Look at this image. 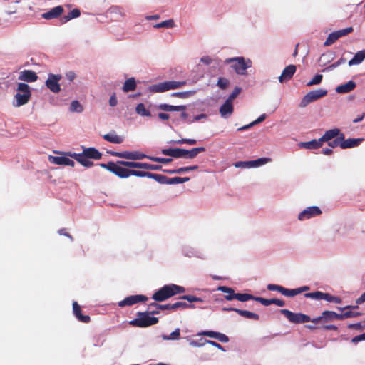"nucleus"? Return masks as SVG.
I'll list each match as a JSON object with an SVG mask.
<instances>
[{
  "mask_svg": "<svg viewBox=\"0 0 365 365\" xmlns=\"http://www.w3.org/2000/svg\"><path fill=\"white\" fill-rule=\"evenodd\" d=\"M70 110L73 113H80L83 112V107L78 101L75 100L71 103Z\"/></svg>",
  "mask_w": 365,
  "mask_h": 365,
  "instance_id": "obj_43",
  "label": "nucleus"
},
{
  "mask_svg": "<svg viewBox=\"0 0 365 365\" xmlns=\"http://www.w3.org/2000/svg\"><path fill=\"white\" fill-rule=\"evenodd\" d=\"M327 94V91L324 89H317L308 92L302 99L299 103L301 108L306 107L310 103L325 96Z\"/></svg>",
  "mask_w": 365,
  "mask_h": 365,
  "instance_id": "obj_8",
  "label": "nucleus"
},
{
  "mask_svg": "<svg viewBox=\"0 0 365 365\" xmlns=\"http://www.w3.org/2000/svg\"><path fill=\"white\" fill-rule=\"evenodd\" d=\"M353 27H347L329 34L324 43V46H329L336 41L339 38L344 36L353 31Z\"/></svg>",
  "mask_w": 365,
  "mask_h": 365,
  "instance_id": "obj_12",
  "label": "nucleus"
},
{
  "mask_svg": "<svg viewBox=\"0 0 365 365\" xmlns=\"http://www.w3.org/2000/svg\"><path fill=\"white\" fill-rule=\"evenodd\" d=\"M154 28L160 29V28H173L174 26V21L173 19L165 20L160 23L156 24L154 26Z\"/></svg>",
  "mask_w": 365,
  "mask_h": 365,
  "instance_id": "obj_50",
  "label": "nucleus"
},
{
  "mask_svg": "<svg viewBox=\"0 0 365 365\" xmlns=\"http://www.w3.org/2000/svg\"><path fill=\"white\" fill-rule=\"evenodd\" d=\"M135 111L138 115H140L141 116H146V117L151 116L150 112L145 108V106L143 103H140L137 105V106L135 108Z\"/></svg>",
  "mask_w": 365,
  "mask_h": 365,
  "instance_id": "obj_41",
  "label": "nucleus"
},
{
  "mask_svg": "<svg viewBox=\"0 0 365 365\" xmlns=\"http://www.w3.org/2000/svg\"><path fill=\"white\" fill-rule=\"evenodd\" d=\"M235 312L237 313L239 315H240L243 317L247 318V319H254V320H259V316L257 314L251 312L247 310H243V309H239V310H235Z\"/></svg>",
  "mask_w": 365,
  "mask_h": 365,
  "instance_id": "obj_39",
  "label": "nucleus"
},
{
  "mask_svg": "<svg viewBox=\"0 0 365 365\" xmlns=\"http://www.w3.org/2000/svg\"><path fill=\"white\" fill-rule=\"evenodd\" d=\"M322 78H323V76L322 74H317L313 78L312 81H310L308 83H307V86H313V85H318L322 81Z\"/></svg>",
  "mask_w": 365,
  "mask_h": 365,
  "instance_id": "obj_58",
  "label": "nucleus"
},
{
  "mask_svg": "<svg viewBox=\"0 0 365 365\" xmlns=\"http://www.w3.org/2000/svg\"><path fill=\"white\" fill-rule=\"evenodd\" d=\"M100 166L107 169L119 178H125L129 177L130 170L122 167L123 165L118 164V162H108L107 164L101 163Z\"/></svg>",
  "mask_w": 365,
  "mask_h": 365,
  "instance_id": "obj_6",
  "label": "nucleus"
},
{
  "mask_svg": "<svg viewBox=\"0 0 365 365\" xmlns=\"http://www.w3.org/2000/svg\"><path fill=\"white\" fill-rule=\"evenodd\" d=\"M229 84V81L225 78H220L217 81V85L222 89H225Z\"/></svg>",
  "mask_w": 365,
  "mask_h": 365,
  "instance_id": "obj_64",
  "label": "nucleus"
},
{
  "mask_svg": "<svg viewBox=\"0 0 365 365\" xmlns=\"http://www.w3.org/2000/svg\"><path fill=\"white\" fill-rule=\"evenodd\" d=\"M67 155L68 156L74 158L76 161H78L79 163H81L84 167L90 168L93 165V163L92 161H91L88 158L86 157V155H84V154L83 153H68Z\"/></svg>",
  "mask_w": 365,
  "mask_h": 365,
  "instance_id": "obj_20",
  "label": "nucleus"
},
{
  "mask_svg": "<svg viewBox=\"0 0 365 365\" xmlns=\"http://www.w3.org/2000/svg\"><path fill=\"white\" fill-rule=\"evenodd\" d=\"M143 169L150 170H160L162 169V166L159 165H153L147 163H144Z\"/></svg>",
  "mask_w": 365,
  "mask_h": 365,
  "instance_id": "obj_63",
  "label": "nucleus"
},
{
  "mask_svg": "<svg viewBox=\"0 0 365 365\" xmlns=\"http://www.w3.org/2000/svg\"><path fill=\"white\" fill-rule=\"evenodd\" d=\"M345 62H346V59L344 58L341 57L336 62L332 63L331 65H330L328 67L323 69L322 71L324 72V71H331V70L336 68V67L339 66L340 65L344 63Z\"/></svg>",
  "mask_w": 365,
  "mask_h": 365,
  "instance_id": "obj_53",
  "label": "nucleus"
},
{
  "mask_svg": "<svg viewBox=\"0 0 365 365\" xmlns=\"http://www.w3.org/2000/svg\"><path fill=\"white\" fill-rule=\"evenodd\" d=\"M64 11V9L62 6H57L53 7L50 11L43 13L41 16L42 18L50 20L59 17Z\"/></svg>",
  "mask_w": 365,
  "mask_h": 365,
  "instance_id": "obj_18",
  "label": "nucleus"
},
{
  "mask_svg": "<svg viewBox=\"0 0 365 365\" xmlns=\"http://www.w3.org/2000/svg\"><path fill=\"white\" fill-rule=\"evenodd\" d=\"M334 320H341L340 314H338L334 311L326 310L324 311L320 316L313 318L312 319V322L324 325Z\"/></svg>",
  "mask_w": 365,
  "mask_h": 365,
  "instance_id": "obj_9",
  "label": "nucleus"
},
{
  "mask_svg": "<svg viewBox=\"0 0 365 365\" xmlns=\"http://www.w3.org/2000/svg\"><path fill=\"white\" fill-rule=\"evenodd\" d=\"M180 299L187 300L189 302H201L203 301L201 298L197 297L193 295H183L182 297H180Z\"/></svg>",
  "mask_w": 365,
  "mask_h": 365,
  "instance_id": "obj_56",
  "label": "nucleus"
},
{
  "mask_svg": "<svg viewBox=\"0 0 365 365\" xmlns=\"http://www.w3.org/2000/svg\"><path fill=\"white\" fill-rule=\"evenodd\" d=\"M361 315V312H355V311H352V310H349V311L344 312L343 314H340L341 320H344L345 319L351 318V317H359Z\"/></svg>",
  "mask_w": 365,
  "mask_h": 365,
  "instance_id": "obj_51",
  "label": "nucleus"
},
{
  "mask_svg": "<svg viewBox=\"0 0 365 365\" xmlns=\"http://www.w3.org/2000/svg\"><path fill=\"white\" fill-rule=\"evenodd\" d=\"M356 86V84L353 81H349L344 84L339 85L336 87V91L338 93H346L353 91Z\"/></svg>",
  "mask_w": 365,
  "mask_h": 365,
  "instance_id": "obj_31",
  "label": "nucleus"
},
{
  "mask_svg": "<svg viewBox=\"0 0 365 365\" xmlns=\"http://www.w3.org/2000/svg\"><path fill=\"white\" fill-rule=\"evenodd\" d=\"M180 336V330L179 328L175 329L170 335H163L162 338L164 340H178Z\"/></svg>",
  "mask_w": 365,
  "mask_h": 365,
  "instance_id": "obj_42",
  "label": "nucleus"
},
{
  "mask_svg": "<svg viewBox=\"0 0 365 365\" xmlns=\"http://www.w3.org/2000/svg\"><path fill=\"white\" fill-rule=\"evenodd\" d=\"M282 294L286 297H294L298 294L297 288L293 289H287V288L284 287Z\"/></svg>",
  "mask_w": 365,
  "mask_h": 365,
  "instance_id": "obj_57",
  "label": "nucleus"
},
{
  "mask_svg": "<svg viewBox=\"0 0 365 365\" xmlns=\"http://www.w3.org/2000/svg\"><path fill=\"white\" fill-rule=\"evenodd\" d=\"M82 153L89 159L100 160L102 158V154L93 147L84 148Z\"/></svg>",
  "mask_w": 365,
  "mask_h": 365,
  "instance_id": "obj_30",
  "label": "nucleus"
},
{
  "mask_svg": "<svg viewBox=\"0 0 365 365\" xmlns=\"http://www.w3.org/2000/svg\"><path fill=\"white\" fill-rule=\"evenodd\" d=\"M151 178L155 180L160 184L168 185V178L165 175L152 173Z\"/></svg>",
  "mask_w": 365,
  "mask_h": 365,
  "instance_id": "obj_49",
  "label": "nucleus"
},
{
  "mask_svg": "<svg viewBox=\"0 0 365 365\" xmlns=\"http://www.w3.org/2000/svg\"><path fill=\"white\" fill-rule=\"evenodd\" d=\"M304 297L317 300L324 299L329 302H333L336 304L341 303V299L339 297L333 296L329 293L322 292L320 291L306 293Z\"/></svg>",
  "mask_w": 365,
  "mask_h": 365,
  "instance_id": "obj_10",
  "label": "nucleus"
},
{
  "mask_svg": "<svg viewBox=\"0 0 365 365\" xmlns=\"http://www.w3.org/2000/svg\"><path fill=\"white\" fill-rule=\"evenodd\" d=\"M257 302H260L264 306H269L271 304H275L278 307H284L285 305V302L282 299H264L260 297H258L256 299Z\"/></svg>",
  "mask_w": 365,
  "mask_h": 365,
  "instance_id": "obj_27",
  "label": "nucleus"
},
{
  "mask_svg": "<svg viewBox=\"0 0 365 365\" xmlns=\"http://www.w3.org/2000/svg\"><path fill=\"white\" fill-rule=\"evenodd\" d=\"M241 88L240 87H235L232 93L229 96L227 100L232 103L233 100L240 93Z\"/></svg>",
  "mask_w": 365,
  "mask_h": 365,
  "instance_id": "obj_61",
  "label": "nucleus"
},
{
  "mask_svg": "<svg viewBox=\"0 0 365 365\" xmlns=\"http://www.w3.org/2000/svg\"><path fill=\"white\" fill-rule=\"evenodd\" d=\"M49 161L51 163L58 165H68L73 167L75 162L65 156H49Z\"/></svg>",
  "mask_w": 365,
  "mask_h": 365,
  "instance_id": "obj_17",
  "label": "nucleus"
},
{
  "mask_svg": "<svg viewBox=\"0 0 365 365\" xmlns=\"http://www.w3.org/2000/svg\"><path fill=\"white\" fill-rule=\"evenodd\" d=\"M204 147H197L192 148L191 150H185L182 148V158L187 159L195 158L200 153L205 152Z\"/></svg>",
  "mask_w": 365,
  "mask_h": 365,
  "instance_id": "obj_25",
  "label": "nucleus"
},
{
  "mask_svg": "<svg viewBox=\"0 0 365 365\" xmlns=\"http://www.w3.org/2000/svg\"><path fill=\"white\" fill-rule=\"evenodd\" d=\"M111 155L118 158H125L132 160H139L144 158L150 160L151 156L147 155L139 151H124V152H113Z\"/></svg>",
  "mask_w": 365,
  "mask_h": 365,
  "instance_id": "obj_11",
  "label": "nucleus"
},
{
  "mask_svg": "<svg viewBox=\"0 0 365 365\" xmlns=\"http://www.w3.org/2000/svg\"><path fill=\"white\" fill-rule=\"evenodd\" d=\"M225 63H232L231 67L237 74L244 75L246 70L251 66V61H247L243 57H237L226 59Z\"/></svg>",
  "mask_w": 365,
  "mask_h": 365,
  "instance_id": "obj_5",
  "label": "nucleus"
},
{
  "mask_svg": "<svg viewBox=\"0 0 365 365\" xmlns=\"http://www.w3.org/2000/svg\"><path fill=\"white\" fill-rule=\"evenodd\" d=\"M158 108L160 110L166 111V112H170V111H182L180 114V117L183 120H186L188 117V114L185 112L186 109L185 106H172L168 105L166 103H161L158 106Z\"/></svg>",
  "mask_w": 365,
  "mask_h": 365,
  "instance_id": "obj_14",
  "label": "nucleus"
},
{
  "mask_svg": "<svg viewBox=\"0 0 365 365\" xmlns=\"http://www.w3.org/2000/svg\"><path fill=\"white\" fill-rule=\"evenodd\" d=\"M136 88V83L134 78H130L126 80L123 86L124 92L133 91Z\"/></svg>",
  "mask_w": 365,
  "mask_h": 365,
  "instance_id": "obj_38",
  "label": "nucleus"
},
{
  "mask_svg": "<svg viewBox=\"0 0 365 365\" xmlns=\"http://www.w3.org/2000/svg\"><path fill=\"white\" fill-rule=\"evenodd\" d=\"M186 308H195V306L192 304H188L184 302H177L175 303L172 304V310H176L178 309H184Z\"/></svg>",
  "mask_w": 365,
  "mask_h": 365,
  "instance_id": "obj_44",
  "label": "nucleus"
},
{
  "mask_svg": "<svg viewBox=\"0 0 365 365\" xmlns=\"http://www.w3.org/2000/svg\"><path fill=\"white\" fill-rule=\"evenodd\" d=\"M217 289L224 293H227V294L226 296H233L236 294L235 293L233 289L225 286H220L217 288Z\"/></svg>",
  "mask_w": 365,
  "mask_h": 365,
  "instance_id": "obj_59",
  "label": "nucleus"
},
{
  "mask_svg": "<svg viewBox=\"0 0 365 365\" xmlns=\"http://www.w3.org/2000/svg\"><path fill=\"white\" fill-rule=\"evenodd\" d=\"M103 138L105 140L115 144L122 143L124 140V138L117 135L115 131L105 134L103 135Z\"/></svg>",
  "mask_w": 365,
  "mask_h": 365,
  "instance_id": "obj_28",
  "label": "nucleus"
},
{
  "mask_svg": "<svg viewBox=\"0 0 365 365\" xmlns=\"http://www.w3.org/2000/svg\"><path fill=\"white\" fill-rule=\"evenodd\" d=\"M158 322V318L155 317H150L148 312L137 313V317L131 320L129 324L133 327H148Z\"/></svg>",
  "mask_w": 365,
  "mask_h": 365,
  "instance_id": "obj_2",
  "label": "nucleus"
},
{
  "mask_svg": "<svg viewBox=\"0 0 365 365\" xmlns=\"http://www.w3.org/2000/svg\"><path fill=\"white\" fill-rule=\"evenodd\" d=\"M161 153L175 158H182V148H165L161 150Z\"/></svg>",
  "mask_w": 365,
  "mask_h": 365,
  "instance_id": "obj_32",
  "label": "nucleus"
},
{
  "mask_svg": "<svg viewBox=\"0 0 365 365\" xmlns=\"http://www.w3.org/2000/svg\"><path fill=\"white\" fill-rule=\"evenodd\" d=\"M185 292V289L183 287L170 284L164 285L157 292H155L152 298L156 302H163L173 296L178 294H182Z\"/></svg>",
  "mask_w": 365,
  "mask_h": 365,
  "instance_id": "obj_1",
  "label": "nucleus"
},
{
  "mask_svg": "<svg viewBox=\"0 0 365 365\" xmlns=\"http://www.w3.org/2000/svg\"><path fill=\"white\" fill-rule=\"evenodd\" d=\"M201 335H203V336H205L207 337H210V338H214L222 343H227L229 341L228 336H227L225 334L220 333V332H216V331H205L202 332Z\"/></svg>",
  "mask_w": 365,
  "mask_h": 365,
  "instance_id": "obj_24",
  "label": "nucleus"
},
{
  "mask_svg": "<svg viewBox=\"0 0 365 365\" xmlns=\"http://www.w3.org/2000/svg\"><path fill=\"white\" fill-rule=\"evenodd\" d=\"M186 81H170L154 84L150 87V90L154 93H163L171 89H177L185 85Z\"/></svg>",
  "mask_w": 365,
  "mask_h": 365,
  "instance_id": "obj_4",
  "label": "nucleus"
},
{
  "mask_svg": "<svg viewBox=\"0 0 365 365\" xmlns=\"http://www.w3.org/2000/svg\"><path fill=\"white\" fill-rule=\"evenodd\" d=\"M340 134V130L339 129H331L326 131L325 133L320 138V139L322 143L328 142L333 138L338 137Z\"/></svg>",
  "mask_w": 365,
  "mask_h": 365,
  "instance_id": "obj_33",
  "label": "nucleus"
},
{
  "mask_svg": "<svg viewBox=\"0 0 365 365\" xmlns=\"http://www.w3.org/2000/svg\"><path fill=\"white\" fill-rule=\"evenodd\" d=\"M233 110L234 108L232 103L228 100H226L225 102L220 108V113L223 118L231 115L233 113Z\"/></svg>",
  "mask_w": 365,
  "mask_h": 365,
  "instance_id": "obj_26",
  "label": "nucleus"
},
{
  "mask_svg": "<svg viewBox=\"0 0 365 365\" xmlns=\"http://www.w3.org/2000/svg\"><path fill=\"white\" fill-rule=\"evenodd\" d=\"M19 79L26 82H34L38 79L37 74L31 70H24L21 71Z\"/></svg>",
  "mask_w": 365,
  "mask_h": 365,
  "instance_id": "obj_22",
  "label": "nucleus"
},
{
  "mask_svg": "<svg viewBox=\"0 0 365 365\" xmlns=\"http://www.w3.org/2000/svg\"><path fill=\"white\" fill-rule=\"evenodd\" d=\"M363 138H348L342 140L341 143V148L346 149L358 146L362 141Z\"/></svg>",
  "mask_w": 365,
  "mask_h": 365,
  "instance_id": "obj_29",
  "label": "nucleus"
},
{
  "mask_svg": "<svg viewBox=\"0 0 365 365\" xmlns=\"http://www.w3.org/2000/svg\"><path fill=\"white\" fill-rule=\"evenodd\" d=\"M270 161H271V159L269 158H258L255 160H251L250 163H252V167H257V166L264 165Z\"/></svg>",
  "mask_w": 365,
  "mask_h": 365,
  "instance_id": "obj_52",
  "label": "nucleus"
},
{
  "mask_svg": "<svg viewBox=\"0 0 365 365\" xmlns=\"http://www.w3.org/2000/svg\"><path fill=\"white\" fill-rule=\"evenodd\" d=\"M150 160L153 162L163 163V164H168L173 161L172 158H160V157H154V156H151V158H150Z\"/></svg>",
  "mask_w": 365,
  "mask_h": 365,
  "instance_id": "obj_54",
  "label": "nucleus"
},
{
  "mask_svg": "<svg viewBox=\"0 0 365 365\" xmlns=\"http://www.w3.org/2000/svg\"><path fill=\"white\" fill-rule=\"evenodd\" d=\"M118 163L128 168L143 169L144 163L118 160Z\"/></svg>",
  "mask_w": 365,
  "mask_h": 365,
  "instance_id": "obj_40",
  "label": "nucleus"
},
{
  "mask_svg": "<svg viewBox=\"0 0 365 365\" xmlns=\"http://www.w3.org/2000/svg\"><path fill=\"white\" fill-rule=\"evenodd\" d=\"M175 143L178 145L186 143V144H188L190 145H193L197 143V140L195 139L182 138V139L176 140Z\"/></svg>",
  "mask_w": 365,
  "mask_h": 365,
  "instance_id": "obj_60",
  "label": "nucleus"
},
{
  "mask_svg": "<svg viewBox=\"0 0 365 365\" xmlns=\"http://www.w3.org/2000/svg\"><path fill=\"white\" fill-rule=\"evenodd\" d=\"M257 297H255L252 294H247V293H243V294L236 293L233 296H225V299L228 301H230L232 299H237L238 301L242 302H247L250 299L256 301V299H257Z\"/></svg>",
  "mask_w": 365,
  "mask_h": 365,
  "instance_id": "obj_23",
  "label": "nucleus"
},
{
  "mask_svg": "<svg viewBox=\"0 0 365 365\" xmlns=\"http://www.w3.org/2000/svg\"><path fill=\"white\" fill-rule=\"evenodd\" d=\"M365 59V49L358 51L354 56L349 61V66L360 64Z\"/></svg>",
  "mask_w": 365,
  "mask_h": 365,
  "instance_id": "obj_35",
  "label": "nucleus"
},
{
  "mask_svg": "<svg viewBox=\"0 0 365 365\" xmlns=\"http://www.w3.org/2000/svg\"><path fill=\"white\" fill-rule=\"evenodd\" d=\"M130 175H134L137 177H147L148 178H151L152 173L135 170H130L129 176Z\"/></svg>",
  "mask_w": 365,
  "mask_h": 365,
  "instance_id": "obj_47",
  "label": "nucleus"
},
{
  "mask_svg": "<svg viewBox=\"0 0 365 365\" xmlns=\"http://www.w3.org/2000/svg\"><path fill=\"white\" fill-rule=\"evenodd\" d=\"M211 344L213 346L220 349V350H222V351H225L224 348L218 343L215 342V341H210V340H205L203 343L202 344H198L197 342L196 341H192L191 342V345L192 346H203L204 344Z\"/></svg>",
  "mask_w": 365,
  "mask_h": 365,
  "instance_id": "obj_45",
  "label": "nucleus"
},
{
  "mask_svg": "<svg viewBox=\"0 0 365 365\" xmlns=\"http://www.w3.org/2000/svg\"><path fill=\"white\" fill-rule=\"evenodd\" d=\"M280 312L284 315L287 319L292 323L303 324L308 322H312L309 316L302 313H294L288 309H281Z\"/></svg>",
  "mask_w": 365,
  "mask_h": 365,
  "instance_id": "obj_7",
  "label": "nucleus"
},
{
  "mask_svg": "<svg viewBox=\"0 0 365 365\" xmlns=\"http://www.w3.org/2000/svg\"><path fill=\"white\" fill-rule=\"evenodd\" d=\"M322 214V210L317 206H311L305 210H304L302 212H300L298 215V219L299 220H304L310 219L312 217H314L319 216Z\"/></svg>",
  "mask_w": 365,
  "mask_h": 365,
  "instance_id": "obj_15",
  "label": "nucleus"
},
{
  "mask_svg": "<svg viewBox=\"0 0 365 365\" xmlns=\"http://www.w3.org/2000/svg\"><path fill=\"white\" fill-rule=\"evenodd\" d=\"M296 66L294 65H289L282 71V74L279 77L280 83L286 82L292 78L296 72Z\"/></svg>",
  "mask_w": 365,
  "mask_h": 365,
  "instance_id": "obj_19",
  "label": "nucleus"
},
{
  "mask_svg": "<svg viewBox=\"0 0 365 365\" xmlns=\"http://www.w3.org/2000/svg\"><path fill=\"white\" fill-rule=\"evenodd\" d=\"M61 78L62 76L61 75L49 73L48 77L46 81V86L51 91L57 93L61 91V86L58 81Z\"/></svg>",
  "mask_w": 365,
  "mask_h": 365,
  "instance_id": "obj_13",
  "label": "nucleus"
},
{
  "mask_svg": "<svg viewBox=\"0 0 365 365\" xmlns=\"http://www.w3.org/2000/svg\"><path fill=\"white\" fill-rule=\"evenodd\" d=\"M146 300H148V297L145 295H131L125 298L123 300L120 301L118 302V306L120 307H123L125 306H131L136 303L145 302Z\"/></svg>",
  "mask_w": 365,
  "mask_h": 365,
  "instance_id": "obj_16",
  "label": "nucleus"
},
{
  "mask_svg": "<svg viewBox=\"0 0 365 365\" xmlns=\"http://www.w3.org/2000/svg\"><path fill=\"white\" fill-rule=\"evenodd\" d=\"M73 312L77 319L83 323H88L91 321V317L88 315H83L81 314V309L80 305L74 302L73 303Z\"/></svg>",
  "mask_w": 365,
  "mask_h": 365,
  "instance_id": "obj_21",
  "label": "nucleus"
},
{
  "mask_svg": "<svg viewBox=\"0 0 365 365\" xmlns=\"http://www.w3.org/2000/svg\"><path fill=\"white\" fill-rule=\"evenodd\" d=\"M334 58V53L331 51H328L321 55V56L319 58V63L321 66H324L331 61H332Z\"/></svg>",
  "mask_w": 365,
  "mask_h": 365,
  "instance_id": "obj_36",
  "label": "nucleus"
},
{
  "mask_svg": "<svg viewBox=\"0 0 365 365\" xmlns=\"http://www.w3.org/2000/svg\"><path fill=\"white\" fill-rule=\"evenodd\" d=\"M81 15V11L78 9H74L72 11H71L67 15L63 16L61 17V21L62 23H66L67 21L79 17Z\"/></svg>",
  "mask_w": 365,
  "mask_h": 365,
  "instance_id": "obj_37",
  "label": "nucleus"
},
{
  "mask_svg": "<svg viewBox=\"0 0 365 365\" xmlns=\"http://www.w3.org/2000/svg\"><path fill=\"white\" fill-rule=\"evenodd\" d=\"M323 143L321 139H314L311 141L301 143V147L306 149H317L322 146Z\"/></svg>",
  "mask_w": 365,
  "mask_h": 365,
  "instance_id": "obj_34",
  "label": "nucleus"
},
{
  "mask_svg": "<svg viewBox=\"0 0 365 365\" xmlns=\"http://www.w3.org/2000/svg\"><path fill=\"white\" fill-rule=\"evenodd\" d=\"M267 289L269 291H277L280 292L282 294L284 287L277 285V284H269L267 287Z\"/></svg>",
  "mask_w": 365,
  "mask_h": 365,
  "instance_id": "obj_62",
  "label": "nucleus"
},
{
  "mask_svg": "<svg viewBox=\"0 0 365 365\" xmlns=\"http://www.w3.org/2000/svg\"><path fill=\"white\" fill-rule=\"evenodd\" d=\"M16 91H26V94L16 93L14 96V98L16 99V103L14 104V106L19 107L26 104L31 97V91L29 86L25 83H19L17 85Z\"/></svg>",
  "mask_w": 365,
  "mask_h": 365,
  "instance_id": "obj_3",
  "label": "nucleus"
},
{
  "mask_svg": "<svg viewBox=\"0 0 365 365\" xmlns=\"http://www.w3.org/2000/svg\"><path fill=\"white\" fill-rule=\"evenodd\" d=\"M344 138V135L343 133H341L336 138L334 139L331 141H328V145L331 148H336L339 145L341 147V143Z\"/></svg>",
  "mask_w": 365,
  "mask_h": 365,
  "instance_id": "obj_48",
  "label": "nucleus"
},
{
  "mask_svg": "<svg viewBox=\"0 0 365 365\" xmlns=\"http://www.w3.org/2000/svg\"><path fill=\"white\" fill-rule=\"evenodd\" d=\"M348 328L360 331L365 329V320L356 324H349Z\"/></svg>",
  "mask_w": 365,
  "mask_h": 365,
  "instance_id": "obj_55",
  "label": "nucleus"
},
{
  "mask_svg": "<svg viewBox=\"0 0 365 365\" xmlns=\"http://www.w3.org/2000/svg\"><path fill=\"white\" fill-rule=\"evenodd\" d=\"M189 180H190V178H188V177H185V178L174 177V178H168V185L180 184V183L187 182Z\"/></svg>",
  "mask_w": 365,
  "mask_h": 365,
  "instance_id": "obj_46",
  "label": "nucleus"
}]
</instances>
